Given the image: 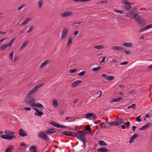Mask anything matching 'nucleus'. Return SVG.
<instances>
[{
    "instance_id": "1",
    "label": "nucleus",
    "mask_w": 152,
    "mask_h": 152,
    "mask_svg": "<svg viewBox=\"0 0 152 152\" xmlns=\"http://www.w3.org/2000/svg\"><path fill=\"white\" fill-rule=\"evenodd\" d=\"M35 100L32 97H31L28 99L26 100L25 102L27 104H30L31 107H38L41 108L39 110L42 111L44 109V107L40 103H35Z\"/></svg>"
},
{
    "instance_id": "2",
    "label": "nucleus",
    "mask_w": 152,
    "mask_h": 152,
    "mask_svg": "<svg viewBox=\"0 0 152 152\" xmlns=\"http://www.w3.org/2000/svg\"><path fill=\"white\" fill-rule=\"evenodd\" d=\"M4 134L5 135L2 134L0 136L3 139L10 140L16 138V137L14 135L15 133L12 131L7 130L4 132Z\"/></svg>"
},
{
    "instance_id": "3",
    "label": "nucleus",
    "mask_w": 152,
    "mask_h": 152,
    "mask_svg": "<svg viewBox=\"0 0 152 152\" xmlns=\"http://www.w3.org/2000/svg\"><path fill=\"white\" fill-rule=\"evenodd\" d=\"M78 132H79V135L80 136L79 140L81 141L84 145L86 144L87 141L86 140V137L85 136L86 134H87L88 133L90 134L89 132H83L82 131H78Z\"/></svg>"
},
{
    "instance_id": "4",
    "label": "nucleus",
    "mask_w": 152,
    "mask_h": 152,
    "mask_svg": "<svg viewBox=\"0 0 152 152\" xmlns=\"http://www.w3.org/2000/svg\"><path fill=\"white\" fill-rule=\"evenodd\" d=\"M39 137L44 140H48L49 138L45 134V133L42 131H41L38 134Z\"/></svg>"
},
{
    "instance_id": "5",
    "label": "nucleus",
    "mask_w": 152,
    "mask_h": 152,
    "mask_svg": "<svg viewBox=\"0 0 152 152\" xmlns=\"http://www.w3.org/2000/svg\"><path fill=\"white\" fill-rule=\"evenodd\" d=\"M136 22L140 25L142 26L145 23V21L143 20L142 18L140 16H138L135 18Z\"/></svg>"
},
{
    "instance_id": "6",
    "label": "nucleus",
    "mask_w": 152,
    "mask_h": 152,
    "mask_svg": "<svg viewBox=\"0 0 152 152\" xmlns=\"http://www.w3.org/2000/svg\"><path fill=\"white\" fill-rule=\"evenodd\" d=\"M135 9L132 10L129 12H126V16L128 18H133L134 14L135 12L134 10Z\"/></svg>"
},
{
    "instance_id": "7",
    "label": "nucleus",
    "mask_w": 152,
    "mask_h": 152,
    "mask_svg": "<svg viewBox=\"0 0 152 152\" xmlns=\"http://www.w3.org/2000/svg\"><path fill=\"white\" fill-rule=\"evenodd\" d=\"M61 39H64L67 36L68 33V30L66 28H63L61 31Z\"/></svg>"
},
{
    "instance_id": "8",
    "label": "nucleus",
    "mask_w": 152,
    "mask_h": 152,
    "mask_svg": "<svg viewBox=\"0 0 152 152\" xmlns=\"http://www.w3.org/2000/svg\"><path fill=\"white\" fill-rule=\"evenodd\" d=\"M102 76L108 80L112 81L114 79V77L113 76H108L107 75L105 74H103L102 75Z\"/></svg>"
},
{
    "instance_id": "9",
    "label": "nucleus",
    "mask_w": 152,
    "mask_h": 152,
    "mask_svg": "<svg viewBox=\"0 0 152 152\" xmlns=\"http://www.w3.org/2000/svg\"><path fill=\"white\" fill-rule=\"evenodd\" d=\"M44 85L43 83H42L38 84L35 86L31 90L34 92V93H36L38 90V89L43 86Z\"/></svg>"
},
{
    "instance_id": "10",
    "label": "nucleus",
    "mask_w": 152,
    "mask_h": 152,
    "mask_svg": "<svg viewBox=\"0 0 152 152\" xmlns=\"http://www.w3.org/2000/svg\"><path fill=\"white\" fill-rule=\"evenodd\" d=\"M19 135L22 137L26 136L27 135L26 132L22 129L19 130Z\"/></svg>"
},
{
    "instance_id": "11",
    "label": "nucleus",
    "mask_w": 152,
    "mask_h": 152,
    "mask_svg": "<svg viewBox=\"0 0 152 152\" xmlns=\"http://www.w3.org/2000/svg\"><path fill=\"white\" fill-rule=\"evenodd\" d=\"M56 132V131H54V129L53 128L49 129L48 130H46L45 131V133L46 134H51Z\"/></svg>"
},
{
    "instance_id": "12",
    "label": "nucleus",
    "mask_w": 152,
    "mask_h": 152,
    "mask_svg": "<svg viewBox=\"0 0 152 152\" xmlns=\"http://www.w3.org/2000/svg\"><path fill=\"white\" fill-rule=\"evenodd\" d=\"M72 14L71 12H68V11H66L62 13L61 14V16L63 17H66L70 16Z\"/></svg>"
},
{
    "instance_id": "13",
    "label": "nucleus",
    "mask_w": 152,
    "mask_h": 152,
    "mask_svg": "<svg viewBox=\"0 0 152 152\" xmlns=\"http://www.w3.org/2000/svg\"><path fill=\"white\" fill-rule=\"evenodd\" d=\"M70 136H72L77 137V139L79 140L80 136L79 135V132H78V131L75 133H74L71 132H70Z\"/></svg>"
},
{
    "instance_id": "14",
    "label": "nucleus",
    "mask_w": 152,
    "mask_h": 152,
    "mask_svg": "<svg viewBox=\"0 0 152 152\" xmlns=\"http://www.w3.org/2000/svg\"><path fill=\"white\" fill-rule=\"evenodd\" d=\"M111 49L115 50L118 51H121L124 50V48H123L116 46L112 47L111 48Z\"/></svg>"
},
{
    "instance_id": "15",
    "label": "nucleus",
    "mask_w": 152,
    "mask_h": 152,
    "mask_svg": "<svg viewBox=\"0 0 152 152\" xmlns=\"http://www.w3.org/2000/svg\"><path fill=\"white\" fill-rule=\"evenodd\" d=\"M138 136L137 134H135L134 135L130 138L129 143H131L133 142L134 140L137 138Z\"/></svg>"
},
{
    "instance_id": "16",
    "label": "nucleus",
    "mask_w": 152,
    "mask_h": 152,
    "mask_svg": "<svg viewBox=\"0 0 152 152\" xmlns=\"http://www.w3.org/2000/svg\"><path fill=\"white\" fill-rule=\"evenodd\" d=\"M131 4L130 3H129L128 4L124 5L123 6V8L127 11L129 10L131 7Z\"/></svg>"
},
{
    "instance_id": "17",
    "label": "nucleus",
    "mask_w": 152,
    "mask_h": 152,
    "mask_svg": "<svg viewBox=\"0 0 152 152\" xmlns=\"http://www.w3.org/2000/svg\"><path fill=\"white\" fill-rule=\"evenodd\" d=\"M82 83V80H77L74 81L72 83V85L73 87H75L77 86L78 85Z\"/></svg>"
},
{
    "instance_id": "18",
    "label": "nucleus",
    "mask_w": 152,
    "mask_h": 152,
    "mask_svg": "<svg viewBox=\"0 0 152 152\" xmlns=\"http://www.w3.org/2000/svg\"><path fill=\"white\" fill-rule=\"evenodd\" d=\"M151 124V123H148L146 125L142 127L139 129L140 130H142L145 129H146Z\"/></svg>"
},
{
    "instance_id": "19",
    "label": "nucleus",
    "mask_w": 152,
    "mask_h": 152,
    "mask_svg": "<svg viewBox=\"0 0 152 152\" xmlns=\"http://www.w3.org/2000/svg\"><path fill=\"white\" fill-rule=\"evenodd\" d=\"M97 151L99 152H109V150L104 147H102L101 148L98 149Z\"/></svg>"
},
{
    "instance_id": "20",
    "label": "nucleus",
    "mask_w": 152,
    "mask_h": 152,
    "mask_svg": "<svg viewBox=\"0 0 152 152\" xmlns=\"http://www.w3.org/2000/svg\"><path fill=\"white\" fill-rule=\"evenodd\" d=\"M49 61L48 60L45 61L42 63L39 66L40 69H42L45 67L46 65L49 64Z\"/></svg>"
},
{
    "instance_id": "21",
    "label": "nucleus",
    "mask_w": 152,
    "mask_h": 152,
    "mask_svg": "<svg viewBox=\"0 0 152 152\" xmlns=\"http://www.w3.org/2000/svg\"><path fill=\"white\" fill-rule=\"evenodd\" d=\"M14 147L12 145H10L5 150V152H11L14 149Z\"/></svg>"
},
{
    "instance_id": "22",
    "label": "nucleus",
    "mask_w": 152,
    "mask_h": 152,
    "mask_svg": "<svg viewBox=\"0 0 152 152\" xmlns=\"http://www.w3.org/2000/svg\"><path fill=\"white\" fill-rule=\"evenodd\" d=\"M122 99V97H119L116 98H114L111 100V102L113 103L115 102H118L120 101Z\"/></svg>"
},
{
    "instance_id": "23",
    "label": "nucleus",
    "mask_w": 152,
    "mask_h": 152,
    "mask_svg": "<svg viewBox=\"0 0 152 152\" xmlns=\"http://www.w3.org/2000/svg\"><path fill=\"white\" fill-rule=\"evenodd\" d=\"M98 144L100 146H107V144L104 141L102 140H100L98 142Z\"/></svg>"
},
{
    "instance_id": "24",
    "label": "nucleus",
    "mask_w": 152,
    "mask_h": 152,
    "mask_svg": "<svg viewBox=\"0 0 152 152\" xmlns=\"http://www.w3.org/2000/svg\"><path fill=\"white\" fill-rule=\"evenodd\" d=\"M50 124L51 125L54 126L55 127H57V128L59 127V124L55 122L54 121H50Z\"/></svg>"
},
{
    "instance_id": "25",
    "label": "nucleus",
    "mask_w": 152,
    "mask_h": 152,
    "mask_svg": "<svg viewBox=\"0 0 152 152\" xmlns=\"http://www.w3.org/2000/svg\"><path fill=\"white\" fill-rule=\"evenodd\" d=\"M122 45L127 47H131L133 46V44L131 43H124L122 44Z\"/></svg>"
},
{
    "instance_id": "26",
    "label": "nucleus",
    "mask_w": 152,
    "mask_h": 152,
    "mask_svg": "<svg viewBox=\"0 0 152 152\" xmlns=\"http://www.w3.org/2000/svg\"><path fill=\"white\" fill-rule=\"evenodd\" d=\"M29 151L30 152H37L36 150V147L33 146L29 148Z\"/></svg>"
},
{
    "instance_id": "27",
    "label": "nucleus",
    "mask_w": 152,
    "mask_h": 152,
    "mask_svg": "<svg viewBox=\"0 0 152 152\" xmlns=\"http://www.w3.org/2000/svg\"><path fill=\"white\" fill-rule=\"evenodd\" d=\"M42 111H39L35 113L34 115L36 116H41L42 115H44V113L42 112Z\"/></svg>"
},
{
    "instance_id": "28",
    "label": "nucleus",
    "mask_w": 152,
    "mask_h": 152,
    "mask_svg": "<svg viewBox=\"0 0 152 152\" xmlns=\"http://www.w3.org/2000/svg\"><path fill=\"white\" fill-rule=\"evenodd\" d=\"M70 131H65L63 132H61L60 134H63L68 136H70Z\"/></svg>"
},
{
    "instance_id": "29",
    "label": "nucleus",
    "mask_w": 152,
    "mask_h": 152,
    "mask_svg": "<svg viewBox=\"0 0 152 152\" xmlns=\"http://www.w3.org/2000/svg\"><path fill=\"white\" fill-rule=\"evenodd\" d=\"M15 40V38H14L12 39L8 43V44H6L7 45V46L8 47H11L14 42Z\"/></svg>"
},
{
    "instance_id": "30",
    "label": "nucleus",
    "mask_w": 152,
    "mask_h": 152,
    "mask_svg": "<svg viewBox=\"0 0 152 152\" xmlns=\"http://www.w3.org/2000/svg\"><path fill=\"white\" fill-rule=\"evenodd\" d=\"M53 106L55 107H56L58 105L57 101L56 99H54L53 100Z\"/></svg>"
},
{
    "instance_id": "31",
    "label": "nucleus",
    "mask_w": 152,
    "mask_h": 152,
    "mask_svg": "<svg viewBox=\"0 0 152 152\" xmlns=\"http://www.w3.org/2000/svg\"><path fill=\"white\" fill-rule=\"evenodd\" d=\"M94 48L98 50H101L104 48V46L100 45L94 46Z\"/></svg>"
},
{
    "instance_id": "32",
    "label": "nucleus",
    "mask_w": 152,
    "mask_h": 152,
    "mask_svg": "<svg viewBox=\"0 0 152 152\" xmlns=\"http://www.w3.org/2000/svg\"><path fill=\"white\" fill-rule=\"evenodd\" d=\"M135 105L136 104H134L131 105L127 107V109L128 110H130L132 109H135Z\"/></svg>"
},
{
    "instance_id": "33",
    "label": "nucleus",
    "mask_w": 152,
    "mask_h": 152,
    "mask_svg": "<svg viewBox=\"0 0 152 152\" xmlns=\"http://www.w3.org/2000/svg\"><path fill=\"white\" fill-rule=\"evenodd\" d=\"M93 115V114L92 113H89L87 114L86 115V118H89L91 117Z\"/></svg>"
},
{
    "instance_id": "34",
    "label": "nucleus",
    "mask_w": 152,
    "mask_h": 152,
    "mask_svg": "<svg viewBox=\"0 0 152 152\" xmlns=\"http://www.w3.org/2000/svg\"><path fill=\"white\" fill-rule=\"evenodd\" d=\"M7 47V45L6 44H5L3 45L0 47V50H4Z\"/></svg>"
},
{
    "instance_id": "35",
    "label": "nucleus",
    "mask_w": 152,
    "mask_h": 152,
    "mask_svg": "<svg viewBox=\"0 0 152 152\" xmlns=\"http://www.w3.org/2000/svg\"><path fill=\"white\" fill-rule=\"evenodd\" d=\"M69 40L68 41V43L67 45V46H69L70 44L72 43V39L71 37H69L68 38Z\"/></svg>"
},
{
    "instance_id": "36",
    "label": "nucleus",
    "mask_w": 152,
    "mask_h": 152,
    "mask_svg": "<svg viewBox=\"0 0 152 152\" xmlns=\"http://www.w3.org/2000/svg\"><path fill=\"white\" fill-rule=\"evenodd\" d=\"M73 25H75L76 24L82 26L84 24V22L83 21H80L79 22L73 23Z\"/></svg>"
},
{
    "instance_id": "37",
    "label": "nucleus",
    "mask_w": 152,
    "mask_h": 152,
    "mask_svg": "<svg viewBox=\"0 0 152 152\" xmlns=\"http://www.w3.org/2000/svg\"><path fill=\"white\" fill-rule=\"evenodd\" d=\"M101 69V67H98L93 68L91 70L93 72H96L97 71L100 69Z\"/></svg>"
},
{
    "instance_id": "38",
    "label": "nucleus",
    "mask_w": 152,
    "mask_h": 152,
    "mask_svg": "<svg viewBox=\"0 0 152 152\" xmlns=\"http://www.w3.org/2000/svg\"><path fill=\"white\" fill-rule=\"evenodd\" d=\"M114 11L116 13H119L121 14H123L124 13V12H123L121 10H119L115 9L114 10Z\"/></svg>"
},
{
    "instance_id": "39",
    "label": "nucleus",
    "mask_w": 152,
    "mask_h": 152,
    "mask_svg": "<svg viewBox=\"0 0 152 152\" xmlns=\"http://www.w3.org/2000/svg\"><path fill=\"white\" fill-rule=\"evenodd\" d=\"M91 0H74L73 1L75 2H85L86 1H90Z\"/></svg>"
},
{
    "instance_id": "40",
    "label": "nucleus",
    "mask_w": 152,
    "mask_h": 152,
    "mask_svg": "<svg viewBox=\"0 0 152 152\" xmlns=\"http://www.w3.org/2000/svg\"><path fill=\"white\" fill-rule=\"evenodd\" d=\"M13 52H12L10 53L9 55V58L10 60H12L13 58Z\"/></svg>"
},
{
    "instance_id": "41",
    "label": "nucleus",
    "mask_w": 152,
    "mask_h": 152,
    "mask_svg": "<svg viewBox=\"0 0 152 152\" xmlns=\"http://www.w3.org/2000/svg\"><path fill=\"white\" fill-rule=\"evenodd\" d=\"M27 43L26 42H24L20 48V50L23 49L27 45Z\"/></svg>"
},
{
    "instance_id": "42",
    "label": "nucleus",
    "mask_w": 152,
    "mask_h": 152,
    "mask_svg": "<svg viewBox=\"0 0 152 152\" xmlns=\"http://www.w3.org/2000/svg\"><path fill=\"white\" fill-rule=\"evenodd\" d=\"M30 21V19H26L24 22L22 23V25L23 26L25 24H26L29 21Z\"/></svg>"
},
{
    "instance_id": "43",
    "label": "nucleus",
    "mask_w": 152,
    "mask_h": 152,
    "mask_svg": "<svg viewBox=\"0 0 152 152\" xmlns=\"http://www.w3.org/2000/svg\"><path fill=\"white\" fill-rule=\"evenodd\" d=\"M147 30L146 26L141 28L139 31V32L143 31L145 30Z\"/></svg>"
},
{
    "instance_id": "44",
    "label": "nucleus",
    "mask_w": 152,
    "mask_h": 152,
    "mask_svg": "<svg viewBox=\"0 0 152 152\" xmlns=\"http://www.w3.org/2000/svg\"><path fill=\"white\" fill-rule=\"evenodd\" d=\"M85 73L86 72L85 71H82L79 73L78 75L80 76H83L85 75Z\"/></svg>"
},
{
    "instance_id": "45",
    "label": "nucleus",
    "mask_w": 152,
    "mask_h": 152,
    "mask_svg": "<svg viewBox=\"0 0 152 152\" xmlns=\"http://www.w3.org/2000/svg\"><path fill=\"white\" fill-rule=\"evenodd\" d=\"M118 122L120 123L121 124H122L124 122V120L121 118H119L117 119Z\"/></svg>"
},
{
    "instance_id": "46",
    "label": "nucleus",
    "mask_w": 152,
    "mask_h": 152,
    "mask_svg": "<svg viewBox=\"0 0 152 152\" xmlns=\"http://www.w3.org/2000/svg\"><path fill=\"white\" fill-rule=\"evenodd\" d=\"M34 93L33 91H32L31 90L27 94L26 96H29L30 95H33Z\"/></svg>"
},
{
    "instance_id": "47",
    "label": "nucleus",
    "mask_w": 152,
    "mask_h": 152,
    "mask_svg": "<svg viewBox=\"0 0 152 152\" xmlns=\"http://www.w3.org/2000/svg\"><path fill=\"white\" fill-rule=\"evenodd\" d=\"M85 129L86 130L89 131L91 130V128L90 127L89 125H87L86 126V127L85 128Z\"/></svg>"
},
{
    "instance_id": "48",
    "label": "nucleus",
    "mask_w": 152,
    "mask_h": 152,
    "mask_svg": "<svg viewBox=\"0 0 152 152\" xmlns=\"http://www.w3.org/2000/svg\"><path fill=\"white\" fill-rule=\"evenodd\" d=\"M77 70L76 69H71L69 70V72L71 73H74Z\"/></svg>"
},
{
    "instance_id": "49",
    "label": "nucleus",
    "mask_w": 152,
    "mask_h": 152,
    "mask_svg": "<svg viewBox=\"0 0 152 152\" xmlns=\"http://www.w3.org/2000/svg\"><path fill=\"white\" fill-rule=\"evenodd\" d=\"M121 2L122 3L125 5L129 3L126 0H121Z\"/></svg>"
},
{
    "instance_id": "50",
    "label": "nucleus",
    "mask_w": 152,
    "mask_h": 152,
    "mask_svg": "<svg viewBox=\"0 0 152 152\" xmlns=\"http://www.w3.org/2000/svg\"><path fill=\"white\" fill-rule=\"evenodd\" d=\"M105 121H104V126L102 127V128L104 129H106L107 128V126H106V123H107V120L105 119Z\"/></svg>"
},
{
    "instance_id": "51",
    "label": "nucleus",
    "mask_w": 152,
    "mask_h": 152,
    "mask_svg": "<svg viewBox=\"0 0 152 152\" xmlns=\"http://www.w3.org/2000/svg\"><path fill=\"white\" fill-rule=\"evenodd\" d=\"M42 1H39L38 2V5H39V8H41L42 7Z\"/></svg>"
},
{
    "instance_id": "52",
    "label": "nucleus",
    "mask_w": 152,
    "mask_h": 152,
    "mask_svg": "<svg viewBox=\"0 0 152 152\" xmlns=\"http://www.w3.org/2000/svg\"><path fill=\"white\" fill-rule=\"evenodd\" d=\"M146 27L147 29L152 28V24L146 26Z\"/></svg>"
},
{
    "instance_id": "53",
    "label": "nucleus",
    "mask_w": 152,
    "mask_h": 152,
    "mask_svg": "<svg viewBox=\"0 0 152 152\" xmlns=\"http://www.w3.org/2000/svg\"><path fill=\"white\" fill-rule=\"evenodd\" d=\"M140 117L141 115H139L138 117H136V120L137 122H140L141 121V120L140 119Z\"/></svg>"
},
{
    "instance_id": "54",
    "label": "nucleus",
    "mask_w": 152,
    "mask_h": 152,
    "mask_svg": "<svg viewBox=\"0 0 152 152\" xmlns=\"http://www.w3.org/2000/svg\"><path fill=\"white\" fill-rule=\"evenodd\" d=\"M114 125L118 126H120V125H121V124H120L119 123H118V122H114Z\"/></svg>"
},
{
    "instance_id": "55",
    "label": "nucleus",
    "mask_w": 152,
    "mask_h": 152,
    "mask_svg": "<svg viewBox=\"0 0 152 152\" xmlns=\"http://www.w3.org/2000/svg\"><path fill=\"white\" fill-rule=\"evenodd\" d=\"M106 58V57H103V58L102 59V60H101V61H100V63L101 64V63H104L105 62V59Z\"/></svg>"
},
{
    "instance_id": "56",
    "label": "nucleus",
    "mask_w": 152,
    "mask_h": 152,
    "mask_svg": "<svg viewBox=\"0 0 152 152\" xmlns=\"http://www.w3.org/2000/svg\"><path fill=\"white\" fill-rule=\"evenodd\" d=\"M33 29V28L32 27H31L29 28L28 30L27 31L26 33H29L31 32L32 31Z\"/></svg>"
},
{
    "instance_id": "57",
    "label": "nucleus",
    "mask_w": 152,
    "mask_h": 152,
    "mask_svg": "<svg viewBox=\"0 0 152 152\" xmlns=\"http://www.w3.org/2000/svg\"><path fill=\"white\" fill-rule=\"evenodd\" d=\"M124 51L127 55H129L131 53V52L130 50L127 51L126 50H124Z\"/></svg>"
},
{
    "instance_id": "58",
    "label": "nucleus",
    "mask_w": 152,
    "mask_h": 152,
    "mask_svg": "<svg viewBox=\"0 0 152 152\" xmlns=\"http://www.w3.org/2000/svg\"><path fill=\"white\" fill-rule=\"evenodd\" d=\"M138 15V14L137 13H134V14L133 18L135 19V18H137V17Z\"/></svg>"
},
{
    "instance_id": "59",
    "label": "nucleus",
    "mask_w": 152,
    "mask_h": 152,
    "mask_svg": "<svg viewBox=\"0 0 152 152\" xmlns=\"http://www.w3.org/2000/svg\"><path fill=\"white\" fill-rule=\"evenodd\" d=\"M91 117L92 118V119L94 120H96L97 118V117L95 114H93V115Z\"/></svg>"
},
{
    "instance_id": "60",
    "label": "nucleus",
    "mask_w": 152,
    "mask_h": 152,
    "mask_svg": "<svg viewBox=\"0 0 152 152\" xmlns=\"http://www.w3.org/2000/svg\"><path fill=\"white\" fill-rule=\"evenodd\" d=\"M128 63V61H127V62H123V63H121L120 64V65H125V64H127Z\"/></svg>"
},
{
    "instance_id": "61",
    "label": "nucleus",
    "mask_w": 152,
    "mask_h": 152,
    "mask_svg": "<svg viewBox=\"0 0 152 152\" xmlns=\"http://www.w3.org/2000/svg\"><path fill=\"white\" fill-rule=\"evenodd\" d=\"M24 5H20L18 8V10H20L22 8H23V7Z\"/></svg>"
},
{
    "instance_id": "62",
    "label": "nucleus",
    "mask_w": 152,
    "mask_h": 152,
    "mask_svg": "<svg viewBox=\"0 0 152 152\" xmlns=\"http://www.w3.org/2000/svg\"><path fill=\"white\" fill-rule=\"evenodd\" d=\"M66 126H63L59 124L58 128H66Z\"/></svg>"
},
{
    "instance_id": "63",
    "label": "nucleus",
    "mask_w": 152,
    "mask_h": 152,
    "mask_svg": "<svg viewBox=\"0 0 152 152\" xmlns=\"http://www.w3.org/2000/svg\"><path fill=\"white\" fill-rule=\"evenodd\" d=\"M130 122L129 121H127L126 122V126H128L130 125Z\"/></svg>"
},
{
    "instance_id": "64",
    "label": "nucleus",
    "mask_w": 152,
    "mask_h": 152,
    "mask_svg": "<svg viewBox=\"0 0 152 152\" xmlns=\"http://www.w3.org/2000/svg\"><path fill=\"white\" fill-rule=\"evenodd\" d=\"M148 69L152 70V64L150 66H148Z\"/></svg>"
}]
</instances>
